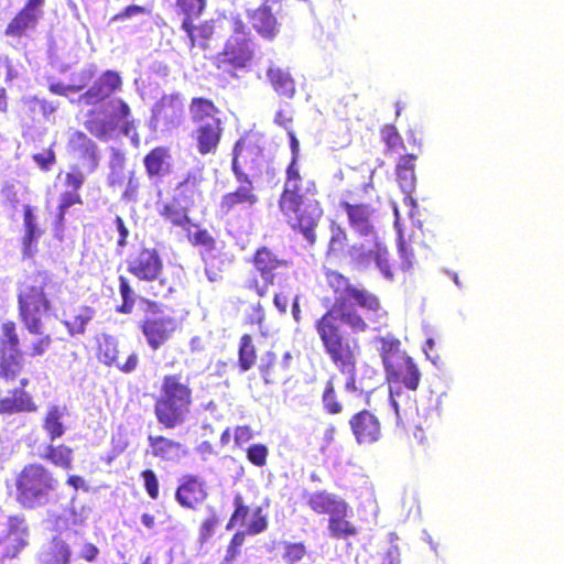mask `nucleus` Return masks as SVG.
I'll return each instance as SVG.
<instances>
[{
    "mask_svg": "<svg viewBox=\"0 0 564 564\" xmlns=\"http://www.w3.org/2000/svg\"><path fill=\"white\" fill-rule=\"evenodd\" d=\"M325 278L335 301L314 322V329L324 354L346 376L345 389L355 392L360 347L358 339L348 336L343 327L352 335L365 334L370 330V323L387 316V312L377 294L365 286L352 284L343 273L327 270Z\"/></svg>",
    "mask_w": 564,
    "mask_h": 564,
    "instance_id": "obj_1",
    "label": "nucleus"
},
{
    "mask_svg": "<svg viewBox=\"0 0 564 564\" xmlns=\"http://www.w3.org/2000/svg\"><path fill=\"white\" fill-rule=\"evenodd\" d=\"M379 354L382 360L384 378L389 389V399L398 420L401 411L415 409L411 393L421 383L422 373L415 360L402 348L401 340L393 335L378 337Z\"/></svg>",
    "mask_w": 564,
    "mask_h": 564,
    "instance_id": "obj_2",
    "label": "nucleus"
},
{
    "mask_svg": "<svg viewBox=\"0 0 564 564\" xmlns=\"http://www.w3.org/2000/svg\"><path fill=\"white\" fill-rule=\"evenodd\" d=\"M195 404L194 389L188 377L166 373L162 377L153 413L159 425L174 430L189 419Z\"/></svg>",
    "mask_w": 564,
    "mask_h": 564,
    "instance_id": "obj_3",
    "label": "nucleus"
},
{
    "mask_svg": "<svg viewBox=\"0 0 564 564\" xmlns=\"http://www.w3.org/2000/svg\"><path fill=\"white\" fill-rule=\"evenodd\" d=\"M56 286L45 270L26 274L17 286L18 316L29 334H40L44 324L42 316L53 310L50 291Z\"/></svg>",
    "mask_w": 564,
    "mask_h": 564,
    "instance_id": "obj_4",
    "label": "nucleus"
},
{
    "mask_svg": "<svg viewBox=\"0 0 564 564\" xmlns=\"http://www.w3.org/2000/svg\"><path fill=\"white\" fill-rule=\"evenodd\" d=\"M127 271L148 283L147 294L152 299H166L177 291L180 278L163 274V260L155 248H141L127 259Z\"/></svg>",
    "mask_w": 564,
    "mask_h": 564,
    "instance_id": "obj_5",
    "label": "nucleus"
},
{
    "mask_svg": "<svg viewBox=\"0 0 564 564\" xmlns=\"http://www.w3.org/2000/svg\"><path fill=\"white\" fill-rule=\"evenodd\" d=\"M56 486L57 480L48 468L30 463L14 478V499L23 509L32 510L48 503Z\"/></svg>",
    "mask_w": 564,
    "mask_h": 564,
    "instance_id": "obj_6",
    "label": "nucleus"
},
{
    "mask_svg": "<svg viewBox=\"0 0 564 564\" xmlns=\"http://www.w3.org/2000/svg\"><path fill=\"white\" fill-rule=\"evenodd\" d=\"M144 307V318L139 323V329L148 346L159 350L181 328L182 319L173 308L164 306L154 299H141Z\"/></svg>",
    "mask_w": 564,
    "mask_h": 564,
    "instance_id": "obj_7",
    "label": "nucleus"
},
{
    "mask_svg": "<svg viewBox=\"0 0 564 564\" xmlns=\"http://www.w3.org/2000/svg\"><path fill=\"white\" fill-rule=\"evenodd\" d=\"M24 354L20 349V336L13 319L0 321V378L12 383L23 371Z\"/></svg>",
    "mask_w": 564,
    "mask_h": 564,
    "instance_id": "obj_8",
    "label": "nucleus"
},
{
    "mask_svg": "<svg viewBox=\"0 0 564 564\" xmlns=\"http://www.w3.org/2000/svg\"><path fill=\"white\" fill-rule=\"evenodd\" d=\"M251 264L258 272L262 281L258 276H251L245 282V288L253 292L259 297L268 294L269 288L274 285L278 271L289 268L290 261L279 258L269 247L261 246L256 249L251 260Z\"/></svg>",
    "mask_w": 564,
    "mask_h": 564,
    "instance_id": "obj_9",
    "label": "nucleus"
},
{
    "mask_svg": "<svg viewBox=\"0 0 564 564\" xmlns=\"http://www.w3.org/2000/svg\"><path fill=\"white\" fill-rule=\"evenodd\" d=\"M292 160L286 167V176L279 197V209L301 205L310 199H317V185L313 180H304L296 164L299 143H291Z\"/></svg>",
    "mask_w": 564,
    "mask_h": 564,
    "instance_id": "obj_10",
    "label": "nucleus"
},
{
    "mask_svg": "<svg viewBox=\"0 0 564 564\" xmlns=\"http://www.w3.org/2000/svg\"><path fill=\"white\" fill-rule=\"evenodd\" d=\"M288 226L313 246L317 240L316 228L324 215L318 199H310L291 207L280 208Z\"/></svg>",
    "mask_w": 564,
    "mask_h": 564,
    "instance_id": "obj_11",
    "label": "nucleus"
},
{
    "mask_svg": "<svg viewBox=\"0 0 564 564\" xmlns=\"http://www.w3.org/2000/svg\"><path fill=\"white\" fill-rule=\"evenodd\" d=\"M189 113L196 126L197 141H219L224 128L220 118L217 117L219 110L213 100L194 97L189 104Z\"/></svg>",
    "mask_w": 564,
    "mask_h": 564,
    "instance_id": "obj_12",
    "label": "nucleus"
},
{
    "mask_svg": "<svg viewBox=\"0 0 564 564\" xmlns=\"http://www.w3.org/2000/svg\"><path fill=\"white\" fill-rule=\"evenodd\" d=\"M29 525L23 514H10L0 535V561L17 558L29 545Z\"/></svg>",
    "mask_w": 564,
    "mask_h": 564,
    "instance_id": "obj_13",
    "label": "nucleus"
},
{
    "mask_svg": "<svg viewBox=\"0 0 564 564\" xmlns=\"http://www.w3.org/2000/svg\"><path fill=\"white\" fill-rule=\"evenodd\" d=\"M239 185L236 189L226 193L219 202V212L230 215L238 210H250L259 203V196L252 181L247 174H238Z\"/></svg>",
    "mask_w": 564,
    "mask_h": 564,
    "instance_id": "obj_14",
    "label": "nucleus"
},
{
    "mask_svg": "<svg viewBox=\"0 0 564 564\" xmlns=\"http://www.w3.org/2000/svg\"><path fill=\"white\" fill-rule=\"evenodd\" d=\"M253 57V51L246 39L230 36L216 59V67L234 74V70L246 68Z\"/></svg>",
    "mask_w": 564,
    "mask_h": 564,
    "instance_id": "obj_15",
    "label": "nucleus"
},
{
    "mask_svg": "<svg viewBox=\"0 0 564 564\" xmlns=\"http://www.w3.org/2000/svg\"><path fill=\"white\" fill-rule=\"evenodd\" d=\"M45 0H26L24 6L14 14L7 24L4 34L9 37L21 39L35 30L43 17V4Z\"/></svg>",
    "mask_w": 564,
    "mask_h": 564,
    "instance_id": "obj_16",
    "label": "nucleus"
},
{
    "mask_svg": "<svg viewBox=\"0 0 564 564\" xmlns=\"http://www.w3.org/2000/svg\"><path fill=\"white\" fill-rule=\"evenodd\" d=\"M291 352H285L280 358L274 351L267 350L260 358L258 371L265 384H279L291 378Z\"/></svg>",
    "mask_w": 564,
    "mask_h": 564,
    "instance_id": "obj_17",
    "label": "nucleus"
},
{
    "mask_svg": "<svg viewBox=\"0 0 564 564\" xmlns=\"http://www.w3.org/2000/svg\"><path fill=\"white\" fill-rule=\"evenodd\" d=\"M208 497L205 481L197 475H184L176 487L175 500L177 503L191 510H196Z\"/></svg>",
    "mask_w": 564,
    "mask_h": 564,
    "instance_id": "obj_18",
    "label": "nucleus"
},
{
    "mask_svg": "<svg viewBox=\"0 0 564 564\" xmlns=\"http://www.w3.org/2000/svg\"><path fill=\"white\" fill-rule=\"evenodd\" d=\"M349 426L359 445H370L382 436V424L379 417L369 410H361L349 419Z\"/></svg>",
    "mask_w": 564,
    "mask_h": 564,
    "instance_id": "obj_19",
    "label": "nucleus"
},
{
    "mask_svg": "<svg viewBox=\"0 0 564 564\" xmlns=\"http://www.w3.org/2000/svg\"><path fill=\"white\" fill-rule=\"evenodd\" d=\"M339 206L345 210L348 224L356 235L359 237H370L372 240L378 239L372 221L375 210L369 205L341 200Z\"/></svg>",
    "mask_w": 564,
    "mask_h": 564,
    "instance_id": "obj_20",
    "label": "nucleus"
},
{
    "mask_svg": "<svg viewBox=\"0 0 564 564\" xmlns=\"http://www.w3.org/2000/svg\"><path fill=\"white\" fill-rule=\"evenodd\" d=\"M121 85L122 80L118 72L106 70L79 96L78 101L87 106L98 105L120 89Z\"/></svg>",
    "mask_w": 564,
    "mask_h": 564,
    "instance_id": "obj_21",
    "label": "nucleus"
},
{
    "mask_svg": "<svg viewBox=\"0 0 564 564\" xmlns=\"http://www.w3.org/2000/svg\"><path fill=\"white\" fill-rule=\"evenodd\" d=\"M119 343L111 337H106L99 344L97 349V357L100 362L108 367H117L123 373H130L134 371L139 364V357L137 352L129 355L124 362L119 360Z\"/></svg>",
    "mask_w": 564,
    "mask_h": 564,
    "instance_id": "obj_22",
    "label": "nucleus"
},
{
    "mask_svg": "<svg viewBox=\"0 0 564 564\" xmlns=\"http://www.w3.org/2000/svg\"><path fill=\"white\" fill-rule=\"evenodd\" d=\"M305 498L307 507L317 516L330 517L334 513H341L347 503L344 498L326 489L310 492Z\"/></svg>",
    "mask_w": 564,
    "mask_h": 564,
    "instance_id": "obj_23",
    "label": "nucleus"
},
{
    "mask_svg": "<svg viewBox=\"0 0 564 564\" xmlns=\"http://www.w3.org/2000/svg\"><path fill=\"white\" fill-rule=\"evenodd\" d=\"M351 260L358 268L362 269L373 261L387 280H393L388 249L378 239L373 240V246L369 250L351 253Z\"/></svg>",
    "mask_w": 564,
    "mask_h": 564,
    "instance_id": "obj_24",
    "label": "nucleus"
},
{
    "mask_svg": "<svg viewBox=\"0 0 564 564\" xmlns=\"http://www.w3.org/2000/svg\"><path fill=\"white\" fill-rule=\"evenodd\" d=\"M405 151L404 143H388L387 154L390 156L399 155L395 166V174L402 187H412L415 182V161L417 155L403 153Z\"/></svg>",
    "mask_w": 564,
    "mask_h": 564,
    "instance_id": "obj_25",
    "label": "nucleus"
},
{
    "mask_svg": "<svg viewBox=\"0 0 564 564\" xmlns=\"http://www.w3.org/2000/svg\"><path fill=\"white\" fill-rule=\"evenodd\" d=\"M94 316L95 311L90 306L76 305L63 311L61 323L70 337H77L86 334Z\"/></svg>",
    "mask_w": 564,
    "mask_h": 564,
    "instance_id": "obj_26",
    "label": "nucleus"
},
{
    "mask_svg": "<svg viewBox=\"0 0 564 564\" xmlns=\"http://www.w3.org/2000/svg\"><path fill=\"white\" fill-rule=\"evenodd\" d=\"M39 410L34 398L25 389H12L0 398V415L11 416L19 413H34Z\"/></svg>",
    "mask_w": 564,
    "mask_h": 564,
    "instance_id": "obj_27",
    "label": "nucleus"
},
{
    "mask_svg": "<svg viewBox=\"0 0 564 564\" xmlns=\"http://www.w3.org/2000/svg\"><path fill=\"white\" fill-rule=\"evenodd\" d=\"M271 4H262L248 14L251 26L267 41H274L280 32V24L270 9Z\"/></svg>",
    "mask_w": 564,
    "mask_h": 564,
    "instance_id": "obj_28",
    "label": "nucleus"
},
{
    "mask_svg": "<svg viewBox=\"0 0 564 564\" xmlns=\"http://www.w3.org/2000/svg\"><path fill=\"white\" fill-rule=\"evenodd\" d=\"M184 116V105L178 94L164 95L155 104L154 117L167 128L180 124Z\"/></svg>",
    "mask_w": 564,
    "mask_h": 564,
    "instance_id": "obj_29",
    "label": "nucleus"
},
{
    "mask_svg": "<svg viewBox=\"0 0 564 564\" xmlns=\"http://www.w3.org/2000/svg\"><path fill=\"white\" fill-rule=\"evenodd\" d=\"M149 453L161 462H174L186 455L184 445L164 435H148Z\"/></svg>",
    "mask_w": 564,
    "mask_h": 564,
    "instance_id": "obj_30",
    "label": "nucleus"
},
{
    "mask_svg": "<svg viewBox=\"0 0 564 564\" xmlns=\"http://www.w3.org/2000/svg\"><path fill=\"white\" fill-rule=\"evenodd\" d=\"M181 29L186 33L191 51H205L215 35V20H205L198 24H194V20H182Z\"/></svg>",
    "mask_w": 564,
    "mask_h": 564,
    "instance_id": "obj_31",
    "label": "nucleus"
},
{
    "mask_svg": "<svg viewBox=\"0 0 564 564\" xmlns=\"http://www.w3.org/2000/svg\"><path fill=\"white\" fill-rule=\"evenodd\" d=\"M268 528L267 517L262 513V508L258 507L252 512V519L247 527V531L236 532L227 546V553L225 560L227 562L234 561L240 553L239 549L243 544L246 533L250 535H257L265 531Z\"/></svg>",
    "mask_w": 564,
    "mask_h": 564,
    "instance_id": "obj_32",
    "label": "nucleus"
},
{
    "mask_svg": "<svg viewBox=\"0 0 564 564\" xmlns=\"http://www.w3.org/2000/svg\"><path fill=\"white\" fill-rule=\"evenodd\" d=\"M66 415V405L51 404L47 406L42 419V429L51 442H54L65 435L67 431V425L65 423Z\"/></svg>",
    "mask_w": 564,
    "mask_h": 564,
    "instance_id": "obj_33",
    "label": "nucleus"
},
{
    "mask_svg": "<svg viewBox=\"0 0 564 564\" xmlns=\"http://www.w3.org/2000/svg\"><path fill=\"white\" fill-rule=\"evenodd\" d=\"M267 77L272 89L284 99H293L296 85L290 70L271 64L267 69Z\"/></svg>",
    "mask_w": 564,
    "mask_h": 564,
    "instance_id": "obj_34",
    "label": "nucleus"
},
{
    "mask_svg": "<svg viewBox=\"0 0 564 564\" xmlns=\"http://www.w3.org/2000/svg\"><path fill=\"white\" fill-rule=\"evenodd\" d=\"M143 163L150 177L163 176L171 172L173 159L170 149L160 145L144 156Z\"/></svg>",
    "mask_w": 564,
    "mask_h": 564,
    "instance_id": "obj_35",
    "label": "nucleus"
},
{
    "mask_svg": "<svg viewBox=\"0 0 564 564\" xmlns=\"http://www.w3.org/2000/svg\"><path fill=\"white\" fill-rule=\"evenodd\" d=\"M232 154V172L238 176V174H246L245 167L257 164L261 156V149L256 143H236Z\"/></svg>",
    "mask_w": 564,
    "mask_h": 564,
    "instance_id": "obj_36",
    "label": "nucleus"
},
{
    "mask_svg": "<svg viewBox=\"0 0 564 564\" xmlns=\"http://www.w3.org/2000/svg\"><path fill=\"white\" fill-rule=\"evenodd\" d=\"M350 507L348 502L341 513H334L328 517L327 529L332 538L337 540H347L358 534V528L347 519Z\"/></svg>",
    "mask_w": 564,
    "mask_h": 564,
    "instance_id": "obj_37",
    "label": "nucleus"
},
{
    "mask_svg": "<svg viewBox=\"0 0 564 564\" xmlns=\"http://www.w3.org/2000/svg\"><path fill=\"white\" fill-rule=\"evenodd\" d=\"M160 216L171 226L180 227L184 231L186 229H192L194 226V223L188 215V209L177 199L165 203L160 209Z\"/></svg>",
    "mask_w": 564,
    "mask_h": 564,
    "instance_id": "obj_38",
    "label": "nucleus"
},
{
    "mask_svg": "<svg viewBox=\"0 0 564 564\" xmlns=\"http://www.w3.org/2000/svg\"><path fill=\"white\" fill-rule=\"evenodd\" d=\"M40 457L63 470L73 468L74 451L65 444H53L51 442L45 446Z\"/></svg>",
    "mask_w": 564,
    "mask_h": 564,
    "instance_id": "obj_39",
    "label": "nucleus"
},
{
    "mask_svg": "<svg viewBox=\"0 0 564 564\" xmlns=\"http://www.w3.org/2000/svg\"><path fill=\"white\" fill-rule=\"evenodd\" d=\"M259 345L250 334H243L238 345V368L240 372L252 369L258 360Z\"/></svg>",
    "mask_w": 564,
    "mask_h": 564,
    "instance_id": "obj_40",
    "label": "nucleus"
},
{
    "mask_svg": "<svg viewBox=\"0 0 564 564\" xmlns=\"http://www.w3.org/2000/svg\"><path fill=\"white\" fill-rule=\"evenodd\" d=\"M75 163L73 167L86 174L93 173L99 163V155L95 143H80L74 149Z\"/></svg>",
    "mask_w": 564,
    "mask_h": 564,
    "instance_id": "obj_41",
    "label": "nucleus"
},
{
    "mask_svg": "<svg viewBox=\"0 0 564 564\" xmlns=\"http://www.w3.org/2000/svg\"><path fill=\"white\" fill-rule=\"evenodd\" d=\"M329 231L330 236L327 243L326 257L338 258L348 246V236L346 230L335 223L329 226Z\"/></svg>",
    "mask_w": 564,
    "mask_h": 564,
    "instance_id": "obj_42",
    "label": "nucleus"
},
{
    "mask_svg": "<svg viewBox=\"0 0 564 564\" xmlns=\"http://www.w3.org/2000/svg\"><path fill=\"white\" fill-rule=\"evenodd\" d=\"M185 232L189 243L200 248L202 252H212L216 249L215 238L207 229L200 228L198 224L194 223L192 229H186Z\"/></svg>",
    "mask_w": 564,
    "mask_h": 564,
    "instance_id": "obj_43",
    "label": "nucleus"
},
{
    "mask_svg": "<svg viewBox=\"0 0 564 564\" xmlns=\"http://www.w3.org/2000/svg\"><path fill=\"white\" fill-rule=\"evenodd\" d=\"M321 402L323 410L327 414L336 415L343 412L344 405L338 398L333 378L327 379L325 382L323 392L321 394Z\"/></svg>",
    "mask_w": 564,
    "mask_h": 564,
    "instance_id": "obj_44",
    "label": "nucleus"
},
{
    "mask_svg": "<svg viewBox=\"0 0 564 564\" xmlns=\"http://www.w3.org/2000/svg\"><path fill=\"white\" fill-rule=\"evenodd\" d=\"M207 0H175L174 11L183 20H196L206 9Z\"/></svg>",
    "mask_w": 564,
    "mask_h": 564,
    "instance_id": "obj_45",
    "label": "nucleus"
},
{
    "mask_svg": "<svg viewBox=\"0 0 564 564\" xmlns=\"http://www.w3.org/2000/svg\"><path fill=\"white\" fill-rule=\"evenodd\" d=\"M119 293L122 300L121 305L117 308L119 313L130 314L135 304V294L130 285V282L127 276L119 275Z\"/></svg>",
    "mask_w": 564,
    "mask_h": 564,
    "instance_id": "obj_46",
    "label": "nucleus"
},
{
    "mask_svg": "<svg viewBox=\"0 0 564 564\" xmlns=\"http://www.w3.org/2000/svg\"><path fill=\"white\" fill-rule=\"evenodd\" d=\"M75 205H83V198L79 193L65 191L59 195L56 215L58 224H64L68 209Z\"/></svg>",
    "mask_w": 564,
    "mask_h": 564,
    "instance_id": "obj_47",
    "label": "nucleus"
},
{
    "mask_svg": "<svg viewBox=\"0 0 564 564\" xmlns=\"http://www.w3.org/2000/svg\"><path fill=\"white\" fill-rule=\"evenodd\" d=\"M23 223L25 228L24 245L30 246L42 235V230L37 228L33 208L29 205L23 207Z\"/></svg>",
    "mask_w": 564,
    "mask_h": 564,
    "instance_id": "obj_48",
    "label": "nucleus"
},
{
    "mask_svg": "<svg viewBox=\"0 0 564 564\" xmlns=\"http://www.w3.org/2000/svg\"><path fill=\"white\" fill-rule=\"evenodd\" d=\"M37 337L31 341L28 346L25 355L30 358H39L44 356L51 348L53 344V337L51 334H44L43 328H41L40 334H35Z\"/></svg>",
    "mask_w": 564,
    "mask_h": 564,
    "instance_id": "obj_49",
    "label": "nucleus"
},
{
    "mask_svg": "<svg viewBox=\"0 0 564 564\" xmlns=\"http://www.w3.org/2000/svg\"><path fill=\"white\" fill-rule=\"evenodd\" d=\"M247 460L257 468H262L268 463L269 447L262 443H253L245 448Z\"/></svg>",
    "mask_w": 564,
    "mask_h": 564,
    "instance_id": "obj_50",
    "label": "nucleus"
},
{
    "mask_svg": "<svg viewBox=\"0 0 564 564\" xmlns=\"http://www.w3.org/2000/svg\"><path fill=\"white\" fill-rule=\"evenodd\" d=\"M234 512L231 513L227 523V529L235 525H242L249 514V507L245 503L243 497L240 494L234 496Z\"/></svg>",
    "mask_w": 564,
    "mask_h": 564,
    "instance_id": "obj_51",
    "label": "nucleus"
},
{
    "mask_svg": "<svg viewBox=\"0 0 564 564\" xmlns=\"http://www.w3.org/2000/svg\"><path fill=\"white\" fill-rule=\"evenodd\" d=\"M306 555V546L303 542H288L284 544L283 558L288 564H295Z\"/></svg>",
    "mask_w": 564,
    "mask_h": 564,
    "instance_id": "obj_52",
    "label": "nucleus"
},
{
    "mask_svg": "<svg viewBox=\"0 0 564 564\" xmlns=\"http://www.w3.org/2000/svg\"><path fill=\"white\" fill-rule=\"evenodd\" d=\"M70 550L64 542H56L48 552L46 564H68Z\"/></svg>",
    "mask_w": 564,
    "mask_h": 564,
    "instance_id": "obj_53",
    "label": "nucleus"
},
{
    "mask_svg": "<svg viewBox=\"0 0 564 564\" xmlns=\"http://www.w3.org/2000/svg\"><path fill=\"white\" fill-rule=\"evenodd\" d=\"M96 76L94 67L83 68L73 76L70 85V93H78L87 87Z\"/></svg>",
    "mask_w": 564,
    "mask_h": 564,
    "instance_id": "obj_54",
    "label": "nucleus"
},
{
    "mask_svg": "<svg viewBox=\"0 0 564 564\" xmlns=\"http://www.w3.org/2000/svg\"><path fill=\"white\" fill-rule=\"evenodd\" d=\"M140 475L143 480V487L148 496L152 500L159 499L160 484L156 474L152 469H144L141 471Z\"/></svg>",
    "mask_w": 564,
    "mask_h": 564,
    "instance_id": "obj_55",
    "label": "nucleus"
},
{
    "mask_svg": "<svg viewBox=\"0 0 564 564\" xmlns=\"http://www.w3.org/2000/svg\"><path fill=\"white\" fill-rule=\"evenodd\" d=\"M253 431L249 425H237L232 427L235 447L242 449L253 438Z\"/></svg>",
    "mask_w": 564,
    "mask_h": 564,
    "instance_id": "obj_56",
    "label": "nucleus"
},
{
    "mask_svg": "<svg viewBox=\"0 0 564 564\" xmlns=\"http://www.w3.org/2000/svg\"><path fill=\"white\" fill-rule=\"evenodd\" d=\"M85 181L86 173L78 171L77 167L70 166V170L65 174V185L70 188V192L78 193Z\"/></svg>",
    "mask_w": 564,
    "mask_h": 564,
    "instance_id": "obj_57",
    "label": "nucleus"
},
{
    "mask_svg": "<svg viewBox=\"0 0 564 564\" xmlns=\"http://www.w3.org/2000/svg\"><path fill=\"white\" fill-rule=\"evenodd\" d=\"M32 158L43 171H48L55 163V153L51 148L33 154Z\"/></svg>",
    "mask_w": 564,
    "mask_h": 564,
    "instance_id": "obj_58",
    "label": "nucleus"
},
{
    "mask_svg": "<svg viewBox=\"0 0 564 564\" xmlns=\"http://www.w3.org/2000/svg\"><path fill=\"white\" fill-rule=\"evenodd\" d=\"M274 121H275V123H278L279 126L283 127L288 131V137H289L290 141H297L296 137H295V133H294V131L292 129L293 118H292V116L290 113H288V112H285L283 110H279L275 113Z\"/></svg>",
    "mask_w": 564,
    "mask_h": 564,
    "instance_id": "obj_59",
    "label": "nucleus"
},
{
    "mask_svg": "<svg viewBox=\"0 0 564 564\" xmlns=\"http://www.w3.org/2000/svg\"><path fill=\"white\" fill-rule=\"evenodd\" d=\"M26 107L29 111H34L36 108H39L44 116H50L56 110V106L44 99H39L36 97L28 100Z\"/></svg>",
    "mask_w": 564,
    "mask_h": 564,
    "instance_id": "obj_60",
    "label": "nucleus"
},
{
    "mask_svg": "<svg viewBox=\"0 0 564 564\" xmlns=\"http://www.w3.org/2000/svg\"><path fill=\"white\" fill-rule=\"evenodd\" d=\"M218 520L215 516L205 519L199 528V541L206 542L209 540L214 533L215 527Z\"/></svg>",
    "mask_w": 564,
    "mask_h": 564,
    "instance_id": "obj_61",
    "label": "nucleus"
},
{
    "mask_svg": "<svg viewBox=\"0 0 564 564\" xmlns=\"http://www.w3.org/2000/svg\"><path fill=\"white\" fill-rule=\"evenodd\" d=\"M86 126L90 133L97 138H104L109 128V124L102 120H89Z\"/></svg>",
    "mask_w": 564,
    "mask_h": 564,
    "instance_id": "obj_62",
    "label": "nucleus"
},
{
    "mask_svg": "<svg viewBox=\"0 0 564 564\" xmlns=\"http://www.w3.org/2000/svg\"><path fill=\"white\" fill-rule=\"evenodd\" d=\"M145 12H147V10H145L144 7L137 6V4H131V6L126 7L121 12L117 13L116 15H113L112 20L113 21L122 20V19L130 18V17H133V15L143 14Z\"/></svg>",
    "mask_w": 564,
    "mask_h": 564,
    "instance_id": "obj_63",
    "label": "nucleus"
},
{
    "mask_svg": "<svg viewBox=\"0 0 564 564\" xmlns=\"http://www.w3.org/2000/svg\"><path fill=\"white\" fill-rule=\"evenodd\" d=\"M115 224L119 234V237L117 239V245L120 248H123L127 246V239L129 236V230L124 225L123 219L120 216H116Z\"/></svg>",
    "mask_w": 564,
    "mask_h": 564,
    "instance_id": "obj_64",
    "label": "nucleus"
}]
</instances>
